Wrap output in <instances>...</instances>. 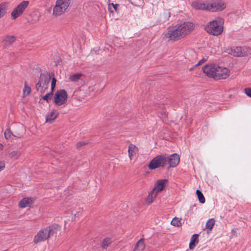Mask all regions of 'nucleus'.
Here are the masks:
<instances>
[{
	"mask_svg": "<svg viewBox=\"0 0 251 251\" xmlns=\"http://www.w3.org/2000/svg\"><path fill=\"white\" fill-rule=\"evenodd\" d=\"M194 25L191 22H184L174 26H169L166 32L164 33V37L170 40L176 41L180 39L189 34L193 30Z\"/></svg>",
	"mask_w": 251,
	"mask_h": 251,
	"instance_id": "obj_1",
	"label": "nucleus"
},
{
	"mask_svg": "<svg viewBox=\"0 0 251 251\" xmlns=\"http://www.w3.org/2000/svg\"><path fill=\"white\" fill-rule=\"evenodd\" d=\"M59 228L57 224H53L50 226L41 229L35 236L33 242L34 244L44 242L55 233Z\"/></svg>",
	"mask_w": 251,
	"mask_h": 251,
	"instance_id": "obj_2",
	"label": "nucleus"
},
{
	"mask_svg": "<svg viewBox=\"0 0 251 251\" xmlns=\"http://www.w3.org/2000/svg\"><path fill=\"white\" fill-rule=\"evenodd\" d=\"M205 30L209 34L218 36L223 31V26L221 25V19H216L207 23L204 27Z\"/></svg>",
	"mask_w": 251,
	"mask_h": 251,
	"instance_id": "obj_3",
	"label": "nucleus"
},
{
	"mask_svg": "<svg viewBox=\"0 0 251 251\" xmlns=\"http://www.w3.org/2000/svg\"><path fill=\"white\" fill-rule=\"evenodd\" d=\"M51 75H53V74H52L51 75L48 72L41 75L39 81L35 86L37 91L41 94L45 93L48 88V85L50 81Z\"/></svg>",
	"mask_w": 251,
	"mask_h": 251,
	"instance_id": "obj_4",
	"label": "nucleus"
},
{
	"mask_svg": "<svg viewBox=\"0 0 251 251\" xmlns=\"http://www.w3.org/2000/svg\"><path fill=\"white\" fill-rule=\"evenodd\" d=\"M71 3V0H56L53 8L52 15L57 17L64 13Z\"/></svg>",
	"mask_w": 251,
	"mask_h": 251,
	"instance_id": "obj_5",
	"label": "nucleus"
},
{
	"mask_svg": "<svg viewBox=\"0 0 251 251\" xmlns=\"http://www.w3.org/2000/svg\"><path fill=\"white\" fill-rule=\"evenodd\" d=\"M167 155L166 154L157 155L151 161L148 167L151 170L163 167L167 164Z\"/></svg>",
	"mask_w": 251,
	"mask_h": 251,
	"instance_id": "obj_6",
	"label": "nucleus"
},
{
	"mask_svg": "<svg viewBox=\"0 0 251 251\" xmlns=\"http://www.w3.org/2000/svg\"><path fill=\"white\" fill-rule=\"evenodd\" d=\"M250 51H251V49L249 47H236L228 49L227 52L234 56L240 57L248 55V52Z\"/></svg>",
	"mask_w": 251,
	"mask_h": 251,
	"instance_id": "obj_7",
	"label": "nucleus"
},
{
	"mask_svg": "<svg viewBox=\"0 0 251 251\" xmlns=\"http://www.w3.org/2000/svg\"><path fill=\"white\" fill-rule=\"evenodd\" d=\"M67 99L68 94L67 92L64 89L59 90L54 95V102L55 104L60 106L66 103Z\"/></svg>",
	"mask_w": 251,
	"mask_h": 251,
	"instance_id": "obj_8",
	"label": "nucleus"
},
{
	"mask_svg": "<svg viewBox=\"0 0 251 251\" xmlns=\"http://www.w3.org/2000/svg\"><path fill=\"white\" fill-rule=\"evenodd\" d=\"M29 4V2L27 0L22 1L16 7H15L11 12V18L13 20L17 19L18 17L22 15L27 8Z\"/></svg>",
	"mask_w": 251,
	"mask_h": 251,
	"instance_id": "obj_9",
	"label": "nucleus"
},
{
	"mask_svg": "<svg viewBox=\"0 0 251 251\" xmlns=\"http://www.w3.org/2000/svg\"><path fill=\"white\" fill-rule=\"evenodd\" d=\"M225 8V3L221 0L208 1L207 11L215 12L223 10Z\"/></svg>",
	"mask_w": 251,
	"mask_h": 251,
	"instance_id": "obj_10",
	"label": "nucleus"
},
{
	"mask_svg": "<svg viewBox=\"0 0 251 251\" xmlns=\"http://www.w3.org/2000/svg\"><path fill=\"white\" fill-rule=\"evenodd\" d=\"M217 66L218 65L215 64L206 65L202 67L203 72L206 74L208 76L212 77L215 79Z\"/></svg>",
	"mask_w": 251,
	"mask_h": 251,
	"instance_id": "obj_11",
	"label": "nucleus"
},
{
	"mask_svg": "<svg viewBox=\"0 0 251 251\" xmlns=\"http://www.w3.org/2000/svg\"><path fill=\"white\" fill-rule=\"evenodd\" d=\"M216 73V80L226 79L230 75V71L228 69L220 67L218 65Z\"/></svg>",
	"mask_w": 251,
	"mask_h": 251,
	"instance_id": "obj_12",
	"label": "nucleus"
},
{
	"mask_svg": "<svg viewBox=\"0 0 251 251\" xmlns=\"http://www.w3.org/2000/svg\"><path fill=\"white\" fill-rule=\"evenodd\" d=\"M179 160V156L176 153H174L169 156L167 155V163L169 164L170 167H176L178 164Z\"/></svg>",
	"mask_w": 251,
	"mask_h": 251,
	"instance_id": "obj_13",
	"label": "nucleus"
},
{
	"mask_svg": "<svg viewBox=\"0 0 251 251\" xmlns=\"http://www.w3.org/2000/svg\"><path fill=\"white\" fill-rule=\"evenodd\" d=\"M168 182V180L166 179H159L158 180L154 187V189H155L158 192L162 191L164 187L166 186V184Z\"/></svg>",
	"mask_w": 251,
	"mask_h": 251,
	"instance_id": "obj_14",
	"label": "nucleus"
},
{
	"mask_svg": "<svg viewBox=\"0 0 251 251\" xmlns=\"http://www.w3.org/2000/svg\"><path fill=\"white\" fill-rule=\"evenodd\" d=\"M192 5L196 9L207 10L208 1L204 2L194 1L192 3Z\"/></svg>",
	"mask_w": 251,
	"mask_h": 251,
	"instance_id": "obj_15",
	"label": "nucleus"
},
{
	"mask_svg": "<svg viewBox=\"0 0 251 251\" xmlns=\"http://www.w3.org/2000/svg\"><path fill=\"white\" fill-rule=\"evenodd\" d=\"M16 41V37L14 35H6L3 37L2 43L5 46L11 45Z\"/></svg>",
	"mask_w": 251,
	"mask_h": 251,
	"instance_id": "obj_16",
	"label": "nucleus"
},
{
	"mask_svg": "<svg viewBox=\"0 0 251 251\" xmlns=\"http://www.w3.org/2000/svg\"><path fill=\"white\" fill-rule=\"evenodd\" d=\"M33 201L31 198H24L19 203V205L21 208H25L26 207H30L32 204Z\"/></svg>",
	"mask_w": 251,
	"mask_h": 251,
	"instance_id": "obj_17",
	"label": "nucleus"
},
{
	"mask_svg": "<svg viewBox=\"0 0 251 251\" xmlns=\"http://www.w3.org/2000/svg\"><path fill=\"white\" fill-rule=\"evenodd\" d=\"M146 247L145 244V239L141 238L136 243L133 249V251H143Z\"/></svg>",
	"mask_w": 251,
	"mask_h": 251,
	"instance_id": "obj_18",
	"label": "nucleus"
},
{
	"mask_svg": "<svg viewBox=\"0 0 251 251\" xmlns=\"http://www.w3.org/2000/svg\"><path fill=\"white\" fill-rule=\"evenodd\" d=\"M55 110H52L46 116V121L47 123H52L58 116V113H55Z\"/></svg>",
	"mask_w": 251,
	"mask_h": 251,
	"instance_id": "obj_19",
	"label": "nucleus"
},
{
	"mask_svg": "<svg viewBox=\"0 0 251 251\" xmlns=\"http://www.w3.org/2000/svg\"><path fill=\"white\" fill-rule=\"evenodd\" d=\"M199 243V235L195 234L191 237L190 242L189 243V248L190 250H193L196 246Z\"/></svg>",
	"mask_w": 251,
	"mask_h": 251,
	"instance_id": "obj_20",
	"label": "nucleus"
},
{
	"mask_svg": "<svg viewBox=\"0 0 251 251\" xmlns=\"http://www.w3.org/2000/svg\"><path fill=\"white\" fill-rule=\"evenodd\" d=\"M158 193V191L153 188L148 195L147 202L149 203H151L155 200Z\"/></svg>",
	"mask_w": 251,
	"mask_h": 251,
	"instance_id": "obj_21",
	"label": "nucleus"
},
{
	"mask_svg": "<svg viewBox=\"0 0 251 251\" xmlns=\"http://www.w3.org/2000/svg\"><path fill=\"white\" fill-rule=\"evenodd\" d=\"M187 58L192 63H193L197 59V54L194 50H190L186 54Z\"/></svg>",
	"mask_w": 251,
	"mask_h": 251,
	"instance_id": "obj_22",
	"label": "nucleus"
},
{
	"mask_svg": "<svg viewBox=\"0 0 251 251\" xmlns=\"http://www.w3.org/2000/svg\"><path fill=\"white\" fill-rule=\"evenodd\" d=\"M137 148L133 144L129 145L128 147V156L130 159H131L132 157L135 154L136 151H137Z\"/></svg>",
	"mask_w": 251,
	"mask_h": 251,
	"instance_id": "obj_23",
	"label": "nucleus"
},
{
	"mask_svg": "<svg viewBox=\"0 0 251 251\" xmlns=\"http://www.w3.org/2000/svg\"><path fill=\"white\" fill-rule=\"evenodd\" d=\"M83 75L80 73L75 74L69 76V79L72 82H77L80 79Z\"/></svg>",
	"mask_w": 251,
	"mask_h": 251,
	"instance_id": "obj_24",
	"label": "nucleus"
},
{
	"mask_svg": "<svg viewBox=\"0 0 251 251\" xmlns=\"http://www.w3.org/2000/svg\"><path fill=\"white\" fill-rule=\"evenodd\" d=\"M112 243V239L110 238H104L101 244V247L103 249H106Z\"/></svg>",
	"mask_w": 251,
	"mask_h": 251,
	"instance_id": "obj_25",
	"label": "nucleus"
},
{
	"mask_svg": "<svg viewBox=\"0 0 251 251\" xmlns=\"http://www.w3.org/2000/svg\"><path fill=\"white\" fill-rule=\"evenodd\" d=\"M31 88L28 86L26 81L25 82L24 88L23 89V96L26 97L30 94L31 93Z\"/></svg>",
	"mask_w": 251,
	"mask_h": 251,
	"instance_id": "obj_26",
	"label": "nucleus"
},
{
	"mask_svg": "<svg viewBox=\"0 0 251 251\" xmlns=\"http://www.w3.org/2000/svg\"><path fill=\"white\" fill-rule=\"evenodd\" d=\"M20 155V152L17 151H12L8 153V156L13 160L17 159Z\"/></svg>",
	"mask_w": 251,
	"mask_h": 251,
	"instance_id": "obj_27",
	"label": "nucleus"
},
{
	"mask_svg": "<svg viewBox=\"0 0 251 251\" xmlns=\"http://www.w3.org/2000/svg\"><path fill=\"white\" fill-rule=\"evenodd\" d=\"M7 9L6 3H2L0 4V18L5 15Z\"/></svg>",
	"mask_w": 251,
	"mask_h": 251,
	"instance_id": "obj_28",
	"label": "nucleus"
},
{
	"mask_svg": "<svg viewBox=\"0 0 251 251\" xmlns=\"http://www.w3.org/2000/svg\"><path fill=\"white\" fill-rule=\"evenodd\" d=\"M5 138L8 140L12 141L13 139L14 135L13 132L10 129H7L4 132Z\"/></svg>",
	"mask_w": 251,
	"mask_h": 251,
	"instance_id": "obj_29",
	"label": "nucleus"
},
{
	"mask_svg": "<svg viewBox=\"0 0 251 251\" xmlns=\"http://www.w3.org/2000/svg\"><path fill=\"white\" fill-rule=\"evenodd\" d=\"M215 220H214V219H210L207 221L206 223V228L208 229L209 231H211L213 228Z\"/></svg>",
	"mask_w": 251,
	"mask_h": 251,
	"instance_id": "obj_30",
	"label": "nucleus"
},
{
	"mask_svg": "<svg viewBox=\"0 0 251 251\" xmlns=\"http://www.w3.org/2000/svg\"><path fill=\"white\" fill-rule=\"evenodd\" d=\"M23 129H24V128H23V126H21L19 128L18 130L14 131V132H13L14 137H15L16 138H22L23 136L22 132H23Z\"/></svg>",
	"mask_w": 251,
	"mask_h": 251,
	"instance_id": "obj_31",
	"label": "nucleus"
},
{
	"mask_svg": "<svg viewBox=\"0 0 251 251\" xmlns=\"http://www.w3.org/2000/svg\"><path fill=\"white\" fill-rule=\"evenodd\" d=\"M196 194L200 202L201 203H204L205 202V200L201 192L199 190H197Z\"/></svg>",
	"mask_w": 251,
	"mask_h": 251,
	"instance_id": "obj_32",
	"label": "nucleus"
},
{
	"mask_svg": "<svg viewBox=\"0 0 251 251\" xmlns=\"http://www.w3.org/2000/svg\"><path fill=\"white\" fill-rule=\"evenodd\" d=\"M171 225L175 226H179L181 225V221L179 218L175 217L171 221Z\"/></svg>",
	"mask_w": 251,
	"mask_h": 251,
	"instance_id": "obj_33",
	"label": "nucleus"
},
{
	"mask_svg": "<svg viewBox=\"0 0 251 251\" xmlns=\"http://www.w3.org/2000/svg\"><path fill=\"white\" fill-rule=\"evenodd\" d=\"M53 95V92L51 91L50 93L47 94L46 95L43 97V99L44 100H46L47 102H49L51 100V97Z\"/></svg>",
	"mask_w": 251,
	"mask_h": 251,
	"instance_id": "obj_34",
	"label": "nucleus"
},
{
	"mask_svg": "<svg viewBox=\"0 0 251 251\" xmlns=\"http://www.w3.org/2000/svg\"><path fill=\"white\" fill-rule=\"evenodd\" d=\"M163 14L164 15V21H167L170 17L171 13L167 10H164Z\"/></svg>",
	"mask_w": 251,
	"mask_h": 251,
	"instance_id": "obj_35",
	"label": "nucleus"
},
{
	"mask_svg": "<svg viewBox=\"0 0 251 251\" xmlns=\"http://www.w3.org/2000/svg\"><path fill=\"white\" fill-rule=\"evenodd\" d=\"M56 83V79L54 77H53L51 83V91H52V92H53L54 89L55 87Z\"/></svg>",
	"mask_w": 251,
	"mask_h": 251,
	"instance_id": "obj_36",
	"label": "nucleus"
},
{
	"mask_svg": "<svg viewBox=\"0 0 251 251\" xmlns=\"http://www.w3.org/2000/svg\"><path fill=\"white\" fill-rule=\"evenodd\" d=\"M110 6H112L114 8V9H115V10L116 12H119L118 7H119V5L118 4H114L113 3H111L108 5L109 7H110Z\"/></svg>",
	"mask_w": 251,
	"mask_h": 251,
	"instance_id": "obj_37",
	"label": "nucleus"
},
{
	"mask_svg": "<svg viewBox=\"0 0 251 251\" xmlns=\"http://www.w3.org/2000/svg\"><path fill=\"white\" fill-rule=\"evenodd\" d=\"M245 93L248 96L251 98V88L245 89Z\"/></svg>",
	"mask_w": 251,
	"mask_h": 251,
	"instance_id": "obj_38",
	"label": "nucleus"
},
{
	"mask_svg": "<svg viewBox=\"0 0 251 251\" xmlns=\"http://www.w3.org/2000/svg\"><path fill=\"white\" fill-rule=\"evenodd\" d=\"M86 144H87V143L84 141L79 142L76 144V147L77 148H79Z\"/></svg>",
	"mask_w": 251,
	"mask_h": 251,
	"instance_id": "obj_39",
	"label": "nucleus"
},
{
	"mask_svg": "<svg viewBox=\"0 0 251 251\" xmlns=\"http://www.w3.org/2000/svg\"><path fill=\"white\" fill-rule=\"evenodd\" d=\"M5 168V163L3 161H0V171Z\"/></svg>",
	"mask_w": 251,
	"mask_h": 251,
	"instance_id": "obj_40",
	"label": "nucleus"
},
{
	"mask_svg": "<svg viewBox=\"0 0 251 251\" xmlns=\"http://www.w3.org/2000/svg\"><path fill=\"white\" fill-rule=\"evenodd\" d=\"M205 61L204 59H201L200 61L198 62V63L194 65V67H197L201 64H202L203 63H204Z\"/></svg>",
	"mask_w": 251,
	"mask_h": 251,
	"instance_id": "obj_41",
	"label": "nucleus"
},
{
	"mask_svg": "<svg viewBox=\"0 0 251 251\" xmlns=\"http://www.w3.org/2000/svg\"><path fill=\"white\" fill-rule=\"evenodd\" d=\"M2 145H1V144H0V148L1 149V148H2Z\"/></svg>",
	"mask_w": 251,
	"mask_h": 251,
	"instance_id": "obj_42",
	"label": "nucleus"
},
{
	"mask_svg": "<svg viewBox=\"0 0 251 251\" xmlns=\"http://www.w3.org/2000/svg\"><path fill=\"white\" fill-rule=\"evenodd\" d=\"M192 69H193V68H190V70H192Z\"/></svg>",
	"mask_w": 251,
	"mask_h": 251,
	"instance_id": "obj_43",
	"label": "nucleus"
},
{
	"mask_svg": "<svg viewBox=\"0 0 251 251\" xmlns=\"http://www.w3.org/2000/svg\"><path fill=\"white\" fill-rule=\"evenodd\" d=\"M6 251V250H5V251Z\"/></svg>",
	"mask_w": 251,
	"mask_h": 251,
	"instance_id": "obj_44",
	"label": "nucleus"
}]
</instances>
